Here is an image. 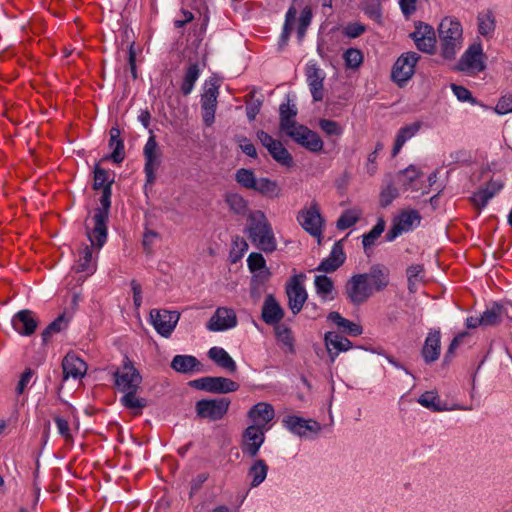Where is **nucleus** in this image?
<instances>
[{
    "mask_svg": "<svg viewBox=\"0 0 512 512\" xmlns=\"http://www.w3.org/2000/svg\"><path fill=\"white\" fill-rule=\"evenodd\" d=\"M199 75V64L197 62L190 63L185 71L183 82L181 84V92L184 96H187L191 93V91L194 88L195 82L199 78Z\"/></svg>",
    "mask_w": 512,
    "mask_h": 512,
    "instance_id": "obj_37",
    "label": "nucleus"
},
{
    "mask_svg": "<svg viewBox=\"0 0 512 512\" xmlns=\"http://www.w3.org/2000/svg\"><path fill=\"white\" fill-rule=\"evenodd\" d=\"M268 152L271 157L279 164L286 167H292L294 165L292 155L279 140L275 143L274 146L268 147Z\"/></svg>",
    "mask_w": 512,
    "mask_h": 512,
    "instance_id": "obj_39",
    "label": "nucleus"
},
{
    "mask_svg": "<svg viewBox=\"0 0 512 512\" xmlns=\"http://www.w3.org/2000/svg\"><path fill=\"white\" fill-rule=\"evenodd\" d=\"M324 342L331 362L335 361L339 352H346L352 348V342L337 332H327L324 336Z\"/></svg>",
    "mask_w": 512,
    "mask_h": 512,
    "instance_id": "obj_25",
    "label": "nucleus"
},
{
    "mask_svg": "<svg viewBox=\"0 0 512 512\" xmlns=\"http://www.w3.org/2000/svg\"><path fill=\"white\" fill-rule=\"evenodd\" d=\"M441 350L440 330H431L424 342L421 355L426 364H431L438 360Z\"/></svg>",
    "mask_w": 512,
    "mask_h": 512,
    "instance_id": "obj_23",
    "label": "nucleus"
},
{
    "mask_svg": "<svg viewBox=\"0 0 512 512\" xmlns=\"http://www.w3.org/2000/svg\"><path fill=\"white\" fill-rule=\"evenodd\" d=\"M345 260L346 254L343 249L342 240H340L333 245L329 256L321 261L316 270L325 273H333L344 264Z\"/></svg>",
    "mask_w": 512,
    "mask_h": 512,
    "instance_id": "obj_22",
    "label": "nucleus"
},
{
    "mask_svg": "<svg viewBox=\"0 0 512 512\" xmlns=\"http://www.w3.org/2000/svg\"><path fill=\"white\" fill-rule=\"evenodd\" d=\"M327 319L335 323L344 333L356 337L362 334V326L356 324L341 316L339 312L332 311L328 314Z\"/></svg>",
    "mask_w": 512,
    "mask_h": 512,
    "instance_id": "obj_34",
    "label": "nucleus"
},
{
    "mask_svg": "<svg viewBox=\"0 0 512 512\" xmlns=\"http://www.w3.org/2000/svg\"><path fill=\"white\" fill-rule=\"evenodd\" d=\"M462 26L458 20L444 18L439 27V40L441 55L446 59H453L460 48L462 38Z\"/></svg>",
    "mask_w": 512,
    "mask_h": 512,
    "instance_id": "obj_3",
    "label": "nucleus"
},
{
    "mask_svg": "<svg viewBox=\"0 0 512 512\" xmlns=\"http://www.w3.org/2000/svg\"><path fill=\"white\" fill-rule=\"evenodd\" d=\"M421 36H435L434 28L426 23L418 22L415 24V30L409 34V37L414 41Z\"/></svg>",
    "mask_w": 512,
    "mask_h": 512,
    "instance_id": "obj_62",
    "label": "nucleus"
},
{
    "mask_svg": "<svg viewBox=\"0 0 512 512\" xmlns=\"http://www.w3.org/2000/svg\"><path fill=\"white\" fill-rule=\"evenodd\" d=\"M319 127L321 128L322 131H324L327 135L330 136H338L342 133L340 125L334 120L321 119L319 121Z\"/></svg>",
    "mask_w": 512,
    "mask_h": 512,
    "instance_id": "obj_63",
    "label": "nucleus"
},
{
    "mask_svg": "<svg viewBox=\"0 0 512 512\" xmlns=\"http://www.w3.org/2000/svg\"><path fill=\"white\" fill-rule=\"evenodd\" d=\"M285 134L311 152H319L323 149V141L320 136L307 126L299 124Z\"/></svg>",
    "mask_w": 512,
    "mask_h": 512,
    "instance_id": "obj_11",
    "label": "nucleus"
},
{
    "mask_svg": "<svg viewBox=\"0 0 512 512\" xmlns=\"http://www.w3.org/2000/svg\"><path fill=\"white\" fill-rule=\"evenodd\" d=\"M420 55L410 51L401 54L392 67L391 78L398 84L403 85L414 75L415 65L419 61Z\"/></svg>",
    "mask_w": 512,
    "mask_h": 512,
    "instance_id": "obj_10",
    "label": "nucleus"
},
{
    "mask_svg": "<svg viewBox=\"0 0 512 512\" xmlns=\"http://www.w3.org/2000/svg\"><path fill=\"white\" fill-rule=\"evenodd\" d=\"M344 293L353 305L365 303L373 294L372 286L367 282L365 274L353 275L344 286Z\"/></svg>",
    "mask_w": 512,
    "mask_h": 512,
    "instance_id": "obj_7",
    "label": "nucleus"
},
{
    "mask_svg": "<svg viewBox=\"0 0 512 512\" xmlns=\"http://www.w3.org/2000/svg\"><path fill=\"white\" fill-rule=\"evenodd\" d=\"M451 89L457 99L461 102H470L476 104L477 100L472 96L471 92L462 85L451 84Z\"/></svg>",
    "mask_w": 512,
    "mask_h": 512,
    "instance_id": "obj_59",
    "label": "nucleus"
},
{
    "mask_svg": "<svg viewBox=\"0 0 512 512\" xmlns=\"http://www.w3.org/2000/svg\"><path fill=\"white\" fill-rule=\"evenodd\" d=\"M422 126V123L420 121H416L414 123L405 125L404 127L400 128L395 143L392 149V156L395 157L405 144V142L409 139H411L413 136L416 135V133L420 130Z\"/></svg>",
    "mask_w": 512,
    "mask_h": 512,
    "instance_id": "obj_32",
    "label": "nucleus"
},
{
    "mask_svg": "<svg viewBox=\"0 0 512 512\" xmlns=\"http://www.w3.org/2000/svg\"><path fill=\"white\" fill-rule=\"evenodd\" d=\"M274 416L275 412L273 406L265 402L255 404L248 412V417L256 422V425L262 426V428L272 421Z\"/></svg>",
    "mask_w": 512,
    "mask_h": 512,
    "instance_id": "obj_28",
    "label": "nucleus"
},
{
    "mask_svg": "<svg viewBox=\"0 0 512 512\" xmlns=\"http://www.w3.org/2000/svg\"><path fill=\"white\" fill-rule=\"evenodd\" d=\"M297 220L310 235L320 237L322 233V217L317 203H312L307 210H301L297 215Z\"/></svg>",
    "mask_w": 512,
    "mask_h": 512,
    "instance_id": "obj_13",
    "label": "nucleus"
},
{
    "mask_svg": "<svg viewBox=\"0 0 512 512\" xmlns=\"http://www.w3.org/2000/svg\"><path fill=\"white\" fill-rule=\"evenodd\" d=\"M274 330L277 339L288 347L289 352L294 353V338L291 329L283 324H278L274 326Z\"/></svg>",
    "mask_w": 512,
    "mask_h": 512,
    "instance_id": "obj_51",
    "label": "nucleus"
},
{
    "mask_svg": "<svg viewBox=\"0 0 512 512\" xmlns=\"http://www.w3.org/2000/svg\"><path fill=\"white\" fill-rule=\"evenodd\" d=\"M171 368L178 373L190 374L200 371L202 364L192 355H176L171 361Z\"/></svg>",
    "mask_w": 512,
    "mask_h": 512,
    "instance_id": "obj_30",
    "label": "nucleus"
},
{
    "mask_svg": "<svg viewBox=\"0 0 512 512\" xmlns=\"http://www.w3.org/2000/svg\"><path fill=\"white\" fill-rule=\"evenodd\" d=\"M279 114V127L281 131L286 133L299 125L295 121V117L297 115V108L295 107V105H290V99H288L287 103H283L280 105Z\"/></svg>",
    "mask_w": 512,
    "mask_h": 512,
    "instance_id": "obj_31",
    "label": "nucleus"
},
{
    "mask_svg": "<svg viewBox=\"0 0 512 512\" xmlns=\"http://www.w3.org/2000/svg\"><path fill=\"white\" fill-rule=\"evenodd\" d=\"M421 176L422 172L415 165H409L407 168L398 172L397 180L407 190L412 188L414 181Z\"/></svg>",
    "mask_w": 512,
    "mask_h": 512,
    "instance_id": "obj_44",
    "label": "nucleus"
},
{
    "mask_svg": "<svg viewBox=\"0 0 512 512\" xmlns=\"http://www.w3.org/2000/svg\"><path fill=\"white\" fill-rule=\"evenodd\" d=\"M487 56L483 52L482 44H471L459 59L456 69L467 73H479L486 69Z\"/></svg>",
    "mask_w": 512,
    "mask_h": 512,
    "instance_id": "obj_6",
    "label": "nucleus"
},
{
    "mask_svg": "<svg viewBox=\"0 0 512 512\" xmlns=\"http://www.w3.org/2000/svg\"><path fill=\"white\" fill-rule=\"evenodd\" d=\"M109 147L113 149L109 156L104 160L111 159L114 163L120 164L125 159L124 141L121 139L119 127L113 126L110 131Z\"/></svg>",
    "mask_w": 512,
    "mask_h": 512,
    "instance_id": "obj_29",
    "label": "nucleus"
},
{
    "mask_svg": "<svg viewBox=\"0 0 512 512\" xmlns=\"http://www.w3.org/2000/svg\"><path fill=\"white\" fill-rule=\"evenodd\" d=\"M143 156L145 159L144 173L146 176L145 186H152L156 181V171L162 163V151L158 146L155 135L151 132L144 149Z\"/></svg>",
    "mask_w": 512,
    "mask_h": 512,
    "instance_id": "obj_5",
    "label": "nucleus"
},
{
    "mask_svg": "<svg viewBox=\"0 0 512 512\" xmlns=\"http://www.w3.org/2000/svg\"><path fill=\"white\" fill-rule=\"evenodd\" d=\"M237 325V317L232 309L218 308L208 321L206 327L210 331H223Z\"/></svg>",
    "mask_w": 512,
    "mask_h": 512,
    "instance_id": "obj_18",
    "label": "nucleus"
},
{
    "mask_svg": "<svg viewBox=\"0 0 512 512\" xmlns=\"http://www.w3.org/2000/svg\"><path fill=\"white\" fill-rule=\"evenodd\" d=\"M63 380L72 377L81 379L87 371V364L75 353L69 352L62 360Z\"/></svg>",
    "mask_w": 512,
    "mask_h": 512,
    "instance_id": "obj_19",
    "label": "nucleus"
},
{
    "mask_svg": "<svg viewBox=\"0 0 512 512\" xmlns=\"http://www.w3.org/2000/svg\"><path fill=\"white\" fill-rule=\"evenodd\" d=\"M385 221L382 217L378 218V221L376 225L367 233L363 235V247L365 252H367V249L374 245L375 241L380 237V235L385 230Z\"/></svg>",
    "mask_w": 512,
    "mask_h": 512,
    "instance_id": "obj_49",
    "label": "nucleus"
},
{
    "mask_svg": "<svg viewBox=\"0 0 512 512\" xmlns=\"http://www.w3.org/2000/svg\"><path fill=\"white\" fill-rule=\"evenodd\" d=\"M254 191L270 199L278 198L281 195V188L278 183L265 177L257 179Z\"/></svg>",
    "mask_w": 512,
    "mask_h": 512,
    "instance_id": "obj_35",
    "label": "nucleus"
},
{
    "mask_svg": "<svg viewBox=\"0 0 512 512\" xmlns=\"http://www.w3.org/2000/svg\"><path fill=\"white\" fill-rule=\"evenodd\" d=\"M69 319L66 318L65 313L59 315L54 321H52L42 332V343L47 344L53 334L59 333L67 328Z\"/></svg>",
    "mask_w": 512,
    "mask_h": 512,
    "instance_id": "obj_41",
    "label": "nucleus"
},
{
    "mask_svg": "<svg viewBox=\"0 0 512 512\" xmlns=\"http://www.w3.org/2000/svg\"><path fill=\"white\" fill-rule=\"evenodd\" d=\"M468 336L467 332H461L458 335H456L451 343L448 346V349L444 355L443 364L448 365L452 358L454 357L455 350L459 347V345L463 342V339Z\"/></svg>",
    "mask_w": 512,
    "mask_h": 512,
    "instance_id": "obj_56",
    "label": "nucleus"
},
{
    "mask_svg": "<svg viewBox=\"0 0 512 512\" xmlns=\"http://www.w3.org/2000/svg\"><path fill=\"white\" fill-rule=\"evenodd\" d=\"M75 269L76 272L93 273L95 271L96 265L92 262V249L89 246L85 245L82 248Z\"/></svg>",
    "mask_w": 512,
    "mask_h": 512,
    "instance_id": "obj_46",
    "label": "nucleus"
},
{
    "mask_svg": "<svg viewBox=\"0 0 512 512\" xmlns=\"http://www.w3.org/2000/svg\"><path fill=\"white\" fill-rule=\"evenodd\" d=\"M12 326L22 336H31L36 331L39 321L36 314L24 309L17 312L12 318Z\"/></svg>",
    "mask_w": 512,
    "mask_h": 512,
    "instance_id": "obj_16",
    "label": "nucleus"
},
{
    "mask_svg": "<svg viewBox=\"0 0 512 512\" xmlns=\"http://www.w3.org/2000/svg\"><path fill=\"white\" fill-rule=\"evenodd\" d=\"M296 15H297V9L294 6H290L286 13V16H285L284 27H283V31L281 33L280 40H279L280 48H283L289 40L291 32L294 29V22L296 19Z\"/></svg>",
    "mask_w": 512,
    "mask_h": 512,
    "instance_id": "obj_45",
    "label": "nucleus"
},
{
    "mask_svg": "<svg viewBox=\"0 0 512 512\" xmlns=\"http://www.w3.org/2000/svg\"><path fill=\"white\" fill-rule=\"evenodd\" d=\"M248 221L249 226L247 230L249 234V239L252 242H256V239H258L263 234L269 233V230L272 228L264 212L260 210L251 212L248 217Z\"/></svg>",
    "mask_w": 512,
    "mask_h": 512,
    "instance_id": "obj_24",
    "label": "nucleus"
},
{
    "mask_svg": "<svg viewBox=\"0 0 512 512\" xmlns=\"http://www.w3.org/2000/svg\"><path fill=\"white\" fill-rule=\"evenodd\" d=\"M302 277V275H300ZM286 294L288 297V306L294 315L298 314L307 300V292L303 284L299 280V276L295 275L291 278L286 286Z\"/></svg>",
    "mask_w": 512,
    "mask_h": 512,
    "instance_id": "obj_14",
    "label": "nucleus"
},
{
    "mask_svg": "<svg viewBox=\"0 0 512 512\" xmlns=\"http://www.w3.org/2000/svg\"><path fill=\"white\" fill-rule=\"evenodd\" d=\"M208 357L218 366L226 369L230 373H235L237 365L232 357L221 347H212L208 351Z\"/></svg>",
    "mask_w": 512,
    "mask_h": 512,
    "instance_id": "obj_33",
    "label": "nucleus"
},
{
    "mask_svg": "<svg viewBox=\"0 0 512 512\" xmlns=\"http://www.w3.org/2000/svg\"><path fill=\"white\" fill-rule=\"evenodd\" d=\"M180 314L177 311L157 310L150 312V319L155 330L163 337H169L179 320Z\"/></svg>",
    "mask_w": 512,
    "mask_h": 512,
    "instance_id": "obj_12",
    "label": "nucleus"
},
{
    "mask_svg": "<svg viewBox=\"0 0 512 512\" xmlns=\"http://www.w3.org/2000/svg\"><path fill=\"white\" fill-rule=\"evenodd\" d=\"M359 220V215L353 210H346L338 218L336 227L339 230H346L356 224Z\"/></svg>",
    "mask_w": 512,
    "mask_h": 512,
    "instance_id": "obj_54",
    "label": "nucleus"
},
{
    "mask_svg": "<svg viewBox=\"0 0 512 512\" xmlns=\"http://www.w3.org/2000/svg\"><path fill=\"white\" fill-rule=\"evenodd\" d=\"M114 178L109 179L108 171L102 168L99 164L94 167V181L93 189L102 190L100 197V207L94 211L93 228L85 224L86 235L91 243L92 247L102 248L107 241L108 228L107 224L109 221V214L111 208V196H112V184Z\"/></svg>",
    "mask_w": 512,
    "mask_h": 512,
    "instance_id": "obj_1",
    "label": "nucleus"
},
{
    "mask_svg": "<svg viewBox=\"0 0 512 512\" xmlns=\"http://www.w3.org/2000/svg\"><path fill=\"white\" fill-rule=\"evenodd\" d=\"M236 182L246 189L254 190L257 178L251 169L240 168L235 174Z\"/></svg>",
    "mask_w": 512,
    "mask_h": 512,
    "instance_id": "obj_50",
    "label": "nucleus"
},
{
    "mask_svg": "<svg viewBox=\"0 0 512 512\" xmlns=\"http://www.w3.org/2000/svg\"><path fill=\"white\" fill-rule=\"evenodd\" d=\"M418 402L425 408L431 409L434 412H441L448 410L445 403H443L438 395L433 391H426L420 395Z\"/></svg>",
    "mask_w": 512,
    "mask_h": 512,
    "instance_id": "obj_43",
    "label": "nucleus"
},
{
    "mask_svg": "<svg viewBox=\"0 0 512 512\" xmlns=\"http://www.w3.org/2000/svg\"><path fill=\"white\" fill-rule=\"evenodd\" d=\"M284 425L293 433L305 436L307 432L317 433L321 426L317 421L306 420L298 416H287L283 419Z\"/></svg>",
    "mask_w": 512,
    "mask_h": 512,
    "instance_id": "obj_27",
    "label": "nucleus"
},
{
    "mask_svg": "<svg viewBox=\"0 0 512 512\" xmlns=\"http://www.w3.org/2000/svg\"><path fill=\"white\" fill-rule=\"evenodd\" d=\"M421 36H435L434 28L426 23L418 22L415 24V30L409 34V37L414 41Z\"/></svg>",
    "mask_w": 512,
    "mask_h": 512,
    "instance_id": "obj_61",
    "label": "nucleus"
},
{
    "mask_svg": "<svg viewBox=\"0 0 512 512\" xmlns=\"http://www.w3.org/2000/svg\"><path fill=\"white\" fill-rule=\"evenodd\" d=\"M268 465L263 459H257L248 470V476L252 479L251 487H258L267 477Z\"/></svg>",
    "mask_w": 512,
    "mask_h": 512,
    "instance_id": "obj_38",
    "label": "nucleus"
},
{
    "mask_svg": "<svg viewBox=\"0 0 512 512\" xmlns=\"http://www.w3.org/2000/svg\"><path fill=\"white\" fill-rule=\"evenodd\" d=\"M114 384L124 395L121 397V404L130 410H134V415L141 414V410L147 406L148 401L145 398L137 397V391L140 389L142 376L134 367L128 357H125L122 365V371L116 369L113 372Z\"/></svg>",
    "mask_w": 512,
    "mask_h": 512,
    "instance_id": "obj_2",
    "label": "nucleus"
},
{
    "mask_svg": "<svg viewBox=\"0 0 512 512\" xmlns=\"http://www.w3.org/2000/svg\"><path fill=\"white\" fill-rule=\"evenodd\" d=\"M398 195L397 188L393 185H388L380 193V206L383 208L388 207Z\"/></svg>",
    "mask_w": 512,
    "mask_h": 512,
    "instance_id": "obj_58",
    "label": "nucleus"
},
{
    "mask_svg": "<svg viewBox=\"0 0 512 512\" xmlns=\"http://www.w3.org/2000/svg\"><path fill=\"white\" fill-rule=\"evenodd\" d=\"M230 403V400L224 397L215 399H201L196 402V414L201 419L218 421L227 414Z\"/></svg>",
    "mask_w": 512,
    "mask_h": 512,
    "instance_id": "obj_9",
    "label": "nucleus"
},
{
    "mask_svg": "<svg viewBox=\"0 0 512 512\" xmlns=\"http://www.w3.org/2000/svg\"><path fill=\"white\" fill-rule=\"evenodd\" d=\"M189 386L197 390L216 394H226L239 389L237 382L221 376H205L195 379L189 382Z\"/></svg>",
    "mask_w": 512,
    "mask_h": 512,
    "instance_id": "obj_8",
    "label": "nucleus"
},
{
    "mask_svg": "<svg viewBox=\"0 0 512 512\" xmlns=\"http://www.w3.org/2000/svg\"><path fill=\"white\" fill-rule=\"evenodd\" d=\"M285 312L272 294L266 296L261 312L262 320L270 326L280 324Z\"/></svg>",
    "mask_w": 512,
    "mask_h": 512,
    "instance_id": "obj_21",
    "label": "nucleus"
},
{
    "mask_svg": "<svg viewBox=\"0 0 512 512\" xmlns=\"http://www.w3.org/2000/svg\"><path fill=\"white\" fill-rule=\"evenodd\" d=\"M265 433L264 428L260 425H250L243 433L242 451L251 457H255L261 445L264 443Z\"/></svg>",
    "mask_w": 512,
    "mask_h": 512,
    "instance_id": "obj_15",
    "label": "nucleus"
},
{
    "mask_svg": "<svg viewBox=\"0 0 512 512\" xmlns=\"http://www.w3.org/2000/svg\"><path fill=\"white\" fill-rule=\"evenodd\" d=\"M414 43L421 52L433 54L435 52L436 36H421L414 39Z\"/></svg>",
    "mask_w": 512,
    "mask_h": 512,
    "instance_id": "obj_55",
    "label": "nucleus"
},
{
    "mask_svg": "<svg viewBox=\"0 0 512 512\" xmlns=\"http://www.w3.org/2000/svg\"><path fill=\"white\" fill-rule=\"evenodd\" d=\"M478 32L484 37H491L496 28V20L491 10L480 12L477 16Z\"/></svg>",
    "mask_w": 512,
    "mask_h": 512,
    "instance_id": "obj_36",
    "label": "nucleus"
},
{
    "mask_svg": "<svg viewBox=\"0 0 512 512\" xmlns=\"http://www.w3.org/2000/svg\"><path fill=\"white\" fill-rule=\"evenodd\" d=\"M343 58L345 65L349 68H358L363 62V54L356 48L347 49L343 54Z\"/></svg>",
    "mask_w": 512,
    "mask_h": 512,
    "instance_id": "obj_53",
    "label": "nucleus"
},
{
    "mask_svg": "<svg viewBox=\"0 0 512 512\" xmlns=\"http://www.w3.org/2000/svg\"><path fill=\"white\" fill-rule=\"evenodd\" d=\"M421 216L416 210L403 211L394 218L393 223L399 226L403 232H408L413 228L415 222L420 223Z\"/></svg>",
    "mask_w": 512,
    "mask_h": 512,
    "instance_id": "obj_40",
    "label": "nucleus"
},
{
    "mask_svg": "<svg viewBox=\"0 0 512 512\" xmlns=\"http://www.w3.org/2000/svg\"><path fill=\"white\" fill-rule=\"evenodd\" d=\"M225 202L235 214L245 215L248 210L247 201L238 193L226 194Z\"/></svg>",
    "mask_w": 512,
    "mask_h": 512,
    "instance_id": "obj_48",
    "label": "nucleus"
},
{
    "mask_svg": "<svg viewBox=\"0 0 512 512\" xmlns=\"http://www.w3.org/2000/svg\"><path fill=\"white\" fill-rule=\"evenodd\" d=\"M494 111L500 115L512 112V94L503 95L499 99Z\"/></svg>",
    "mask_w": 512,
    "mask_h": 512,
    "instance_id": "obj_64",
    "label": "nucleus"
},
{
    "mask_svg": "<svg viewBox=\"0 0 512 512\" xmlns=\"http://www.w3.org/2000/svg\"><path fill=\"white\" fill-rule=\"evenodd\" d=\"M255 243L257 247L265 253L274 252L277 248V243L272 228L269 230V233H265L256 239Z\"/></svg>",
    "mask_w": 512,
    "mask_h": 512,
    "instance_id": "obj_52",
    "label": "nucleus"
},
{
    "mask_svg": "<svg viewBox=\"0 0 512 512\" xmlns=\"http://www.w3.org/2000/svg\"><path fill=\"white\" fill-rule=\"evenodd\" d=\"M483 327L496 326L501 322V304L494 302L490 309L485 310L480 316Z\"/></svg>",
    "mask_w": 512,
    "mask_h": 512,
    "instance_id": "obj_47",
    "label": "nucleus"
},
{
    "mask_svg": "<svg viewBox=\"0 0 512 512\" xmlns=\"http://www.w3.org/2000/svg\"><path fill=\"white\" fill-rule=\"evenodd\" d=\"M503 182L491 179L485 187H480L470 198L472 205L478 210L483 209L502 188Z\"/></svg>",
    "mask_w": 512,
    "mask_h": 512,
    "instance_id": "obj_20",
    "label": "nucleus"
},
{
    "mask_svg": "<svg viewBox=\"0 0 512 512\" xmlns=\"http://www.w3.org/2000/svg\"><path fill=\"white\" fill-rule=\"evenodd\" d=\"M316 292L321 296L323 300H333L335 298L332 295L334 291V282L333 280L326 275H317L314 280Z\"/></svg>",
    "mask_w": 512,
    "mask_h": 512,
    "instance_id": "obj_42",
    "label": "nucleus"
},
{
    "mask_svg": "<svg viewBox=\"0 0 512 512\" xmlns=\"http://www.w3.org/2000/svg\"><path fill=\"white\" fill-rule=\"evenodd\" d=\"M305 75L313 101H322L324 98V72L316 64H309L306 67Z\"/></svg>",
    "mask_w": 512,
    "mask_h": 512,
    "instance_id": "obj_17",
    "label": "nucleus"
},
{
    "mask_svg": "<svg viewBox=\"0 0 512 512\" xmlns=\"http://www.w3.org/2000/svg\"><path fill=\"white\" fill-rule=\"evenodd\" d=\"M219 79L211 77L205 82L204 91L201 94V112L205 126L210 127L215 121L217 98L219 96Z\"/></svg>",
    "mask_w": 512,
    "mask_h": 512,
    "instance_id": "obj_4",
    "label": "nucleus"
},
{
    "mask_svg": "<svg viewBox=\"0 0 512 512\" xmlns=\"http://www.w3.org/2000/svg\"><path fill=\"white\" fill-rule=\"evenodd\" d=\"M271 276V272L268 268L258 270V273L254 274L251 279L250 293L254 295V290L262 286Z\"/></svg>",
    "mask_w": 512,
    "mask_h": 512,
    "instance_id": "obj_57",
    "label": "nucleus"
},
{
    "mask_svg": "<svg viewBox=\"0 0 512 512\" xmlns=\"http://www.w3.org/2000/svg\"><path fill=\"white\" fill-rule=\"evenodd\" d=\"M367 282L372 286V291H383L389 285V269L383 264H374L370 267L368 273H364Z\"/></svg>",
    "mask_w": 512,
    "mask_h": 512,
    "instance_id": "obj_26",
    "label": "nucleus"
},
{
    "mask_svg": "<svg viewBox=\"0 0 512 512\" xmlns=\"http://www.w3.org/2000/svg\"><path fill=\"white\" fill-rule=\"evenodd\" d=\"M249 270L252 273L257 272L260 269L267 268L266 260L261 253L253 252L248 256L247 259Z\"/></svg>",
    "mask_w": 512,
    "mask_h": 512,
    "instance_id": "obj_60",
    "label": "nucleus"
}]
</instances>
